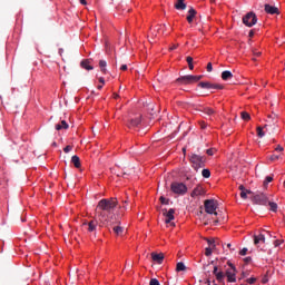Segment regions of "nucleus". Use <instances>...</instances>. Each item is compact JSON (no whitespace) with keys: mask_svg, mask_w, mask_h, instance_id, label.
Returning <instances> with one entry per match:
<instances>
[{"mask_svg":"<svg viewBox=\"0 0 285 285\" xmlns=\"http://www.w3.org/2000/svg\"><path fill=\"white\" fill-rule=\"evenodd\" d=\"M117 204H119V202H117V198H104L99 200L96 207V215L98 216L99 222L100 224H102V226H112V224H110V220H108V215H110V213H112L115 208H117Z\"/></svg>","mask_w":285,"mask_h":285,"instance_id":"1","label":"nucleus"},{"mask_svg":"<svg viewBox=\"0 0 285 285\" xmlns=\"http://www.w3.org/2000/svg\"><path fill=\"white\" fill-rule=\"evenodd\" d=\"M170 50H177V46L170 47Z\"/></svg>","mask_w":285,"mask_h":285,"instance_id":"58","label":"nucleus"},{"mask_svg":"<svg viewBox=\"0 0 285 285\" xmlns=\"http://www.w3.org/2000/svg\"><path fill=\"white\" fill-rule=\"evenodd\" d=\"M264 135H265L264 134V128L257 127V136L262 138V137H264Z\"/></svg>","mask_w":285,"mask_h":285,"instance_id":"35","label":"nucleus"},{"mask_svg":"<svg viewBox=\"0 0 285 285\" xmlns=\"http://www.w3.org/2000/svg\"><path fill=\"white\" fill-rule=\"evenodd\" d=\"M202 176L205 178V179H208L210 177V169H203L202 170Z\"/></svg>","mask_w":285,"mask_h":285,"instance_id":"33","label":"nucleus"},{"mask_svg":"<svg viewBox=\"0 0 285 285\" xmlns=\"http://www.w3.org/2000/svg\"><path fill=\"white\" fill-rule=\"evenodd\" d=\"M199 126H200L202 130H206V128L208 127V124H206L205 121H200Z\"/></svg>","mask_w":285,"mask_h":285,"instance_id":"39","label":"nucleus"},{"mask_svg":"<svg viewBox=\"0 0 285 285\" xmlns=\"http://www.w3.org/2000/svg\"><path fill=\"white\" fill-rule=\"evenodd\" d=\"M189 163L191 165V168H194V170H196V173H197V171H199L200 168L206 167V156H202L198 154H190Z\"/></svg>","mask_w":285,"mask_h":285,"instance_id":"2","label":"nucleus"},{"mask_svg":"<svg viewBox=\"0 0 285 285\" xmlns=\"http://www.w3.org/2000/svg\"><path fill=\"white\" fill-rule=\"evenodd\" d=\"M248 195H253V191L250 190L240 191L242 199H248Z\"/></svg>","mask_w":285,"mask_h":285,"instance_id":"32","label":"nucleus"},{"mask_svg":"<svg viewBox=\"0 0 285 285\" xmlns=\"http://www.w3.org/2000/svg\"><path fill=\"white\" fill-rule=\"evenodd\" d=\"M250 259H252L250 257H246L245 258L246 264H248V262H250Z\"/></svg>","mask_w":285,"mask_h":285,"instance_id":"57","label":"nucleus"},{"mask_svg":"<svg viewBox=\"0 0 285 285\" xmlns=\"http://www.w3.org/2000/svg\"><path fill=\"white\" fill-rule=\"evenodd\" d=\"M99 82L102 83V86H104V83H106V80L100 77V78H99Z\"/></svg>","mask_w":285,"mask_h":285,"instance_id":"55","label":"nucleus"},{"mask_svg":"<svg viewBox=\"0 0 285 285\" xmlns=\"http://www.w3.org/2000/svg\"><path fill=\"white\" fill-rule=\"evenodd\" d=\"M106 66H108L106 60H100L99 61V68L101 69V72H104V75H106V72H108V70L106 69Z\"/></svg>","mask_w":285,"mask_h":285,"instance_id":"28","label":"nucleus"},{"mask_svg":"<svg viewBox=\"0 0 285 285\" xmlns=\"http://www.w3.org/2000/svg\"><path fill=\"white\" fill-rule=\"evenodd\" d=\"M207 72H213V63L212 62L207 63Z\"/></svg>","mask_w":285,"mask_h":285,"instance_id":"47","label":"nucleus"},{"mask_svg":"<svg viewBox=\"0 0 285 285\" xmlns=\"http://www.w3.org/2000/svg\"><path fill=\"white\" fill-rule=\"evenodd\" d=\"M63 53V49H59V55H62Z\"/></svg>","mask_w":285,"mask_h":285,"instance_id":"60","label":"nucleus"},{"mask_svg":"<svg viewBox=\"0 0 285 285\" xmlns=\"http://www.w3.org/2000/svg\"><path fill=\"white\" fill-rule=\"evenodd\" d=\"M189 66V70H195V66L191 63L188 65Z\"/></svg>","mask_w":285,"mask_h":285,"instance_id":"56","label":"nucleus"},{"mask_svg":"<svg viewBox=\"0 0 285 285\" xmlns=\"http://www.w3.org/2000/svg\"><path fill=\"white\" fill-rule=\"evenodd\" d=\"M268 196L264 193L255 194L252 202L258 206H268Z\"/></svg>","mask_w":285,"mask_h":285,"instance_id":"7","label":"nucleus"},{"mask_svg":"<svg viewBox=\"0 0 285 285\" xmlns=\"http://www.w3.org/2000/svg\"><path fill=\"white\" fill-rule=\"evenodd\" d=\"M240 117L244 119V121H250V114L246 111H242Z\"/></svg>","mask_w":285,"mask_h":285,"instance_id":"30","label":"nucleus"},{"mask_svg":"<svg viewBox=\"0 0 285 285\" xmlns=\"http://www.w3.org/2000/svg\"><path fill=\"white\" fill-rule=\"evenodd\" d=\"M70 126L66 120H61L59 124L56 125V130H68Z\"/></svg>","mask_w":285,"mask_h":285,"instance_id":"20","label":"nucleus"},{"mask_svg":"<svg viewBox=\"0 0 285 285\" xmlns=\"http://www.w3.org/2000/svg\"><path fill=\"white\" fill-rule=\"evenodd\" d=\"M213 274L215 275L218 284L224 285V279H226V274H224V272H219L217 266L214 267Z\"/></svg>","mask_w":285,"mask_h":285,"instance_id":"11","label":"nucleus"},{"mask_svg":"<svg viewBox=\"0 0 285 285\" xmlns=\"http://www.w3.org/2000/svg\"><path fill=\"white\" fill-rule=\"evenodd\" d=\"M203 78L204 76H194V83H197V81H200Z\"/></svg>","mask_w":285,"mask_h":285,"instance_id":"44","label":"nucleus"},{"mask_svg":"<svg viewBox=\"0 0 285 285\" xmlns=\"http://www.w3.org/2000/svg\"><path fill=\"white\" fill-rule=\"evenodd\" d=\"M238 190H240V193H244V191H246L247 189H246V187H244V185H239Z\"/></svg>","mask_w":285,"mask_h":285,"instance_id":"49","label":"nucleus"},{"mask_svg":"<svg viewBox=\"0 0 285 285\" xmlns=\"http://www.w3.org/2000/svg\"><path fill=\"white\" fill-rule=\"evenodd\" d=\"M176 81L181 86H188L190 83H195V78L193 75H187V76L179 77Z\"/></svg>","mask_w":285,"mask_h":285,"instance_id":"9","label":"nucleus"},{"mask_svg":"<svg viewBox=\"0 0 285 285\" xmlns=\"http://www.w3.org/2000/svg\"><path fill=\"white\" fill-rule=\"evenodd\" d=\"M186 61H187L188 65L193 63V57L188 56V57L186 58Z\"/></svg>","mask_w":285,"mask_h":285,"instance_id":"50","label":"nucleus"},{"mask_svg":"<svg viewBox=\"0 0 285 285\" xmlns=\"http://www.w3.org/2000/svg\"><path fill=\"white\" fill-rule=\"evenodd\" d=\"M202 112H204V115H208V117H213V115H215V109L210 107H204Z\"/></svg>","mask_w":285,"mask_h":285,"instance_id":"24","label":"nucleus"},{"mask_svg":"<svg viewBox=\"0 0 285 285\" xmlns=\"http://www.w3.org/2000/svg\"><path fill=\"white\" fill-rule=\"evenodd\" d=\"M207 243L209 244V246H212V248H216L217 245L219 244V239H208Z\"/></svg>","mask_w":285,"mask_h":285,"instance_id":"31","label":"nucleus"},{"mask_svg":"<svg viewBox=\"0 0 285 285\" xmlns=\"http://www.w3.org/2000/svg\"><path fill=\"white\" fill-rule=\"evenodd\" d=\"M255 282H257L255 277L247 278V284H255Z\"/></svg>","mask_w":285,"mask_h":285,"instance_id":"43","label":"nucleus"},{"mask_svg":"<svg viewBox=\"0 0 285 285\" xmlns=\"http://www.w3.org/2000/svg\"><path fill=\"white\" fill-rule=\"evenodd\" d=\"M149 285H160L157 278H151Z\"/></svg>","mask_w":285,"mask_h":285,"instance_id":"38","label":"nucleus"},{"mask_svg":"<svg viewBox=\"0 0 285 285\" xmlns=\"http://www.w3.org/2000/svg\"><path fill=\"white\" fill-rule=\"evenodd\" d=\"M267 234L269 235V237H274V239H275L276 236H273V234H271V232H267Z\"/></svg>","mask_w":285,"mask_h":285,"instance_id":"59","label":"nucleus"},{"mask_svg":"<svg viewBox=\"0 0 285 285\" xmlns=\"http://www.w3.org/2000/svg\"><path fill=\"white\" fill-rule=\"evenodd\" d=\"M71 164H73L75 168H81V159H79V156H72Z\"/></svg>","mask_w":285,"mask_h":285,"instance_id":"21","label":"nucleus"},{"mask_svg":"<svg viewBox=\"0 0 285 285\" xmlns=\"http://www.w3.org/2000/svg\"><path fill=\"white\" fill-rule=\"evenodd\" d=\"M206 284H207V285H210V281H209V279H207V281H206Z\"/></svg>","mask_w":285,"mask_h":285,"instance_id":"62","label":"nucleus"},{"mask_svg":"<svg viewBox=\"0 0 285 285\" xmlns=\"http://www.w3.org/2000/svg\"><path fill=\"white\" fill-rule=\"evenodd\" d=\"M267 206H269V210L272 213H277V208H278L277 203L272 202L271 198L267 202Z\"/></svg>","mask_w":285,"mask_h":285,"instance_id":"22","label":"nucleus"},{"mask_svg":"<svg viewBox=\"0 0 285 285\" xmlns=\"http://www.w3.org/2000/svg\"><path fill=\"white\" fill-rule=\"evenodd\" d=\"M112 230H114L115 235H118V236L124 235V227H121L119 225H114Z\"/></svg>","mask_w":285,"mask_h":285,"instance_id":"23","label":"nucleus"},{"mask_svg":"<svg viewBox=\"0 0 285 285\" xmlns=\"http://www.w3.org/2000/svg\"><path fill=\"white\" fill-rule=\"evenodd\" d=\"M170 189L175 195H186L188 193V187L184 183H173Z\"/></svg>","mask_w":285,"mask_h":285,"instance_id":"5","label":"nucleus"},{"mask_svg":"<svg viewBox=\"0 0 285 285\" xmlns=\"http://www.w3.org/2000/svg\"><path fill=\"white\" fill-rule=\"evenodd\" d=\"M83 226H87V232L88 233H94V235H97V226H100V228L102 226H107V225H104L99 222V216L96 215V217L91 220H89L88 223H83Z\"/></svg>","mask_w":285,"mask_h":285,"instance_id":"3","label":"nucleus"},{"mask_svg":"<svg viewBox=\"0 0 285 285\" xmlns=\"http://www.w3.org/2000/svg\"><path fill=\"white\" fill-rule=\"evenodd\" d=\"M120 70H128V66H127V65H122V66L120 67Z\"/></svg>","mask_w":285,"mask_h":285,"instance_id":"52","label":"nucleus"},{"mask_svg":"<svg viewBox=\"0 0 285 285\" xmlns=\"http://www.w3.org/2000/svg\"><path fill=\"white\" fill-rule=\"evenodd\" d=\"M254 244L259 247V244H266V236L264 234L254 235Z\"/></svg>","mask_w":285,"mask_h":285,"instance_id":"14","label":"nucleus"},{"mask_svg":"<svg viewBox=\"0 0 285 285\" xmlns=\"http://www.w3.org/2000/svg\"><path fill=\"white\" fill-rule=\"evenodd\" d=\"M271 181H273V177H272V176H267V177L265 178L264 184H271Z\"/></svg>","mask_w":285,"mask_h":285,"instance_id":"46","label":"nucleus"},{"mask_svg":"<svg viewBox=\"0 0 285 285\" xmlns=\"http://www.w3.org/2000/svg\"><path fill=\"white\" fill-rule=\"evenodd\" d=\"M52 146H53V147H57V144H56V142H52Z\"/></svg>","mask_w":285,"mask_h":285,"instance_id":"63","label":"nucleus"},{"mask_svg":"<svg viewBox=\"0 0 285 285\" xmlns=\"http://www.w3.org/2000/svg\"><path fill=\"white\" fill-rule=\"evenodd\" d=\"M72 150V146L68 145L63 148V153H70Z\"/></svg>","mask_w":285,"mask_h":285,"instance_id":"45","label":"nucleus"},{"mask_svg":"<svg viewBox=\"0 0 285 285\" xmlns=\"http://www.w3.org/2000/svg\"><path fill=\"white\" fill-rule=\"evenodd\" d=\"M160 204H164L165 206H168L170 204V199H166V197L161 196L160 198Z\"/></svg>","mask_w":285,"mask_h":285,"instance_id":"34","label":"nucleus"},{"mask_svg":"<svg viewBox=\"0 0 285 285\" xmlns=\"http://www.w3.org/2000/svg\"><path fill=\"white\" fill-rule=\"evenodd\" d=\"M101 88H104V86L99 85V86H98V90H101Z\"/></svg>","mask_w":285,"mask_h":285,"instance_id":"61","label":"nucleus"},{"mask_svg":"<svg viewBox=\"0 0 285 285\" xmlns=\"http://www.w3.org/2000/svg\"><path fill=\"white\" fill-rule=\"evenodd\" d=\"M282 157V154L281 155H272L271 157H269V159H271V161H277V159H279Z\"/></svg>","mask_w":285,"mask_h":285,"instance_id":"36","label":"nucleus"},{"mask_svg":"<svg viewBox=\"0 0 285 285\" xmlns=\"http://www.w3.org/2000/svg\"><path fill=\"white\" fill-rule=\"evenodd\" d=\"M205 255H206V257H210V255H213V248L207 247V248L205 249Z\"/></svg>","mask_w":285,"mask_h":285,"instance_id":"37","label":"nucleus"},{"mask_svg":"<svg viewBox=\"0 0 285 285\" xmlns=\"http://www.w3.org/2000/svg\"><path fill=\"white\" fill-rule=\"evenodd\" d=\"M248 253V248L244 247L240 252L239 255H246Z\"/></svg>","mask_w":285,"mask_h":285,"instance_id":"48","label":"nucleus"},{"mask_svg":"<svg viewBox=\"0 0 285 285\" xmlns=\"http://www.w3.org/2000/svg\"><path fill=\"white\" fill-rule=\"evenodd\" d=\"M254 57H262V52H259V51H254Z\"/></svg>","mask_w":285,"mask_h":285,"instance_id":"51","label":"nucleus"},{"mask_svg":"<svg viewBox=\"0 0 285 285\" xmlns=\"http://www.w3.org/2000/svg\"><path fill=\"white\" fill-rule=\"evenodd\" d=\"M243 23L247 26V28H253L257 23V14L250 11L246 16L243 17Z\"/></svg>","mask_w":285,"mask_h":285,"instance_id":"6","label":"nucleus"},{"mask_svg":"<svg viewBox=\"0 0 285 285\" xmlns=\"http://www.w3.org/2000/svg\"><path fill=\"white\" fill-rule=\"evenodd\" d=\"M282 244H284V240H279V239H276L274 242V246L277 248V246H282Z\"/></svg>","mask_w":285,"mask_h":285,"instance_id":"41","label":"nucleus"},{"mask_svg":"<svg viewBox=\"0 0 285 285\" xmlns=\"http://www.w3.org/2000/svg\"><path fill=\"white\" fill-rule=\"evenodd\" d=\"M79 1H80L81 6H87L88 4V2L86 0H79Z\"/></svg>","mask_w":285,"mask_h":285,"instance_id":"54","label":"nucleus"},{"mask_svg":"<svg viewBox=\"0 0 285 285\" xmlns=\"http://www.w3.org/2000/svg\"><path fill=\"white\" fill-rule=\"evenodd\" d=\"M265 12L267 14H279V9L275 6L265 4Z\"/></svg>","mask_w":285,"mask_h":285,"instance_id":"15","label":"nucleus"},{"mask_svg":"<svg viewBox=\"0 0 285 285\" xmlns=\"http://www.w3.org/2000/svg\"><path fill=\"white\" fill-rule=\"evenodd\" d=\"M275 124H277V118L274 116H268V120L267 124L265 125V129L268 130V128L275 126ZM275 130V127H273Z\"/></svg>","mask_w":285,"mask_h":285,"instance_id":"18","label":"nucleus"},{"mask_svg":"<svg viewBox=\"0 0 285 285\" xmlns=\"http://www.w3.org/2000/svg\"><path fill=\"white\" fill-rule=\"evenodd\" d=\"M80 66L81 68H85V70H94V67L90 66V60H82Z\"/></svg>","mask_w":285,"mask_h":285,"instance_id":"25","label":"nucleus"},{"mask_svg":"<svg viewBox=\"0 0 285 285\" xmlns=\"http://www.w3.org/2000/svg\"><path fill=\"white\" fill-rule=\"evenodd\" d=\"M181 271H186V265L184 263L179 262L176 265V272L181 273Z\"/></svg>","mask_w":285,"mask_h":285,"instance_id":"29","label":"nucleus"},{"mask_svg":"<svg viewBox=\"0 0 285 285\" xmlns=\"http://www.w3.org/2000/svg\"><path fill=\"white\" fill-rule=\"evenodd\" d=\"M205 212L207 215H217L218 204L215 199H206L204 202Z\"/></svg>","mask_w":285,"mask_h":285,"instance_id":"4","label":"nucleus"},{"mask_svg":"<svg viewBox=\"0 0 285 285\" xmlns=\"http://www.w3.org/2000/svg\"><path fill=\"white\" fill-rule=\"evenodd\" d=\"M232 266V271L226 272V277L229 283L236 282L237 279L235 278V267L233 264H229Z\"/></svg>","mask_w":285,"mask_h":285,"instance_id":"16","label":"nucleus"},{"mask_svg":"<svg viewBox=\"0 0 285 285\" xmlns=\"http://www.w3.org/2000/svg\"><path fill=\"white\" fill-rule=\"evenodd\" d=\"M151 259L156 262V264H164V253H151Z\"/></svg>","mask_w":285,"mask_h":285,"instance_id":"17","label":"nucleus"},{"mask_svg":"<svg viewBox=\"0 0 285 285\" xmlns=\"http://www.w3.org/2000/svg\"><path fill=\"white\" fill-rule=\"evenodd\" d=\"M204 194H205L204 187H202V185H197L195 189L191 191L190 197L193 198L200 197Z\"/></svg>","mask_w":285,"mask_h":285,"instance_id":"13","label":"nucleus"},{"mask_svg":"<svg viewBox=\"0 0 285 285\" xmlns=\"http://www.w3.org/2000/svg\"><path fill=\"white\" fill-rule=\"evenodd\" d=\"M207 155H209V157H213L215 155V149L210 148L206 150Z\"/></svg>","mask_w":285,"mask_h":285,"instance_id":"40","label":"nucleus"},{"mask_svg":"<svg viewBox=\"0 0 285 285\" xmlns=\"http://www.w3.org/2000/svg\"><path fill=\"white\" fill-rule=\"evenodd\" d=\"M141 124V116L129 119L128 128H137Z\"/></svg>","mask_w":285,"mask_h":285,"instance_id":"12","label":"nucleus"},{"mask_svg":"<svg viewBox=\"0 0 285 285\" xmlns=\"http://www.w3.org/2000/svg\"><path fill=\"white\" fill-rule=\"evenodd\" d=\"M248 36H249L250 38L255 37V31H254V30H250Z\"/></svg>","mask_w":285,"mask_h":285,"instance_id":"53","label":"nucleus"},{"mask_svg":"<svg viewBox=\"0 0 285 285\" xmlns=\"http://www.w3.org/2000/svg\"><path fill=\"white\" fill-rule=\"evenodd\" d=\"M163 215L166 217L165 224H170L175 219V209L170 208L169 210L164 209Z\"/></svg>","mask_w":285,"mask_h":285,"instance_id":"10","label":"nucleus"},{"mask_svg":"<svg viewBox=\"0 0 285 285\" xmlns=\"http://www.w3.org/2000/svg\"><path fill=\"white\" fill-rule=\"evenodd\" d=\"M195 17H197V10H195L194 8H190L188 10V14H187V21L188 23H191L193 20L195 19Z\"/></svg>","mask_w":285,"mask_h":285,"instance_id":"19","label":"nucleus"},{"mask_svg":"<svg viewBox=\"0 0 285 285\" xmlns=\"http://www.w3.org/2000/svg\"><path fill=\"white\" fill-rule=\"evenodd\" d=\"M230 246H232V245H230V243H229V244H227V248H230Z\"/></svg>","mask_w":285,"mask_h":285,"instance_id":"64","label":"nucleus"},{"mask_svg":"<svg viewBox=\"0 0 285 285\" xmlns=\"http://www.w3.org/2000/svg\"><path fill=\"white\" fill-rule=\"evenodd\" d=\"M233 77V72L225 70L222 72V79L223 81H228Z\"/></svg>","mask_w":285,"mask_h":285,"instance_id":"26","label":"nucleus"},{"mask_svg":"<svg viewBox=\"0 0 285 285\" xmlns=\"http://www.w3.org/2000/svg\"><path fill=\"white\" fill-rule=\"evenodd\" d=\"M276 153H284V147H282V145H277V147L275 148Z\"/></svg>","mask_w":285,"mask_h":285,"instance_id":"42","label":"nucleus"},{"mask_svg":"<svg viewBox=\"0 0 285 285\" xmlns=\"http://www.w3.org/2000/svg\"><path fill=\"white\" fill-rule=\"evenodd\" d=\"M199 88H204L205 90H222L224 86L218 85V83H212V82H199L198 83Z\"/></svg>","mask_w":285,"mask_h":285,"instance_id":"8","label":"nucleus"},{"mask_svg":"<svg viewBox=\"0 0 285 285\" xmlns=\"http://www.w3.org/2000/svg\"><path fill=\"white\" fill-rule=\"evenodd\" d=\"M176 10H186V4L184 3V0H177L175 3Z\"/></svg>","mask_w":285,"mask_h":285,"instance_id":"27","label":"nucleus"}]
</instances>
